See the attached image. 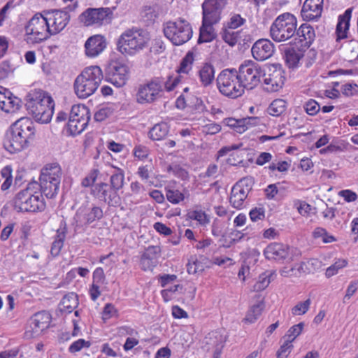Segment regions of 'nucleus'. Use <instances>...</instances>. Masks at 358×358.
Instances as JSON below:
<instances>
[{
    "mask_svg": "<svg viewBox=\"0 0 358 358\" xmlns=\"http://www.w3.org/2000/svg\"><path fill=\"white\" fill-rule=\"evenodd\" d=\"M348 143L345 142L344 141H339L336 144L331 143L327 146V151L329 153H337L340 152H343L348 149Z\"/></svg>",
    "mask_w": 358,
    "mask_h": 358,
    "instance_id": "57",
    "label": "nucleus"
},
{
    "mask_svg": "<svg viewBox=\"0 0 358 358\" xmlns=\"http://www.w3.org/2000/svg\"><path fill=\"white\" fill-rule=\"evenodd\" d=\"M113 113V110L109 107H103L97 110L94 116V120L96 122H102L106 118L111 116Z\"/></svg>",
    "mask_w": 358,
    "mask_h": 358,
    "instance_id": "55",
    "label": "nucleus"
},
{
    "mask_svg": "<svg viewBox=\"0 0 358 358\" xmlns=\"http://www.w3.org/2000/svg\"><path fill=\"white\" fill-rule=\"evenodd\" d=\"M45 208V203L42 199V195H34L31 194L21 212L42 211Z\"/></svg>",
    "mask_w": 358,
    "mask_h": 358,
    "instance_id": "30",
    "label": "nucleus"
},
{
    "mask_svg": "<svg viewBox=\"0 0 358 358\" xmlns=\"http://www.w3.org/2000/svg\"><path fill=\"white\" fill-rule=\"evenodd\" d=\"M252 38L250 34H246L242 30L238 37V44L243 50H246L250 47V43L252 42Z\"/></svg>",
    "mask_w": 358,
    "mask_h": 358,
    "instance_id": "61",
    "label": "nucleus"
},
{
    "mask_svg": "<svg viewBox=\"0 0 358 358\" xmlns=\"http://www.w3.org/2000/svg\"><path fill=\"white\" fill-rule=\"evenodd\" d=\"M40 182H34L29 185H38L41 188V194L48 199L54 198L58 193L61 181V169L57 165H50L41 170Z\"/></svg>",
    "mask_w": 358,
    "mask_h": 358,
    "instance_id": "4",
    "label": "nucleus"
},
{
    "mask_svg": "<svg viewBox=\"0 0 358 358\" xmlns=\"http://www.w3.org/2000/svg\"><path fill=\"white\" fill-rule=\"evenodd\" d=\"M249 215L252 222L263 220L265 218V210L263 207H255L250 211Z\"/></svg>",
    "mask_w": 358,
    "mask_h": 358,
    "instance_id": "59",
    "label": "nucleus"
},
{
    "mask_svg": "<svg viewBox=\"0 0 358 358\" xmlns=\"http://www.w3.org/2000/svg\"><path fill=\"white\" fill-rule=\"evenodd\" d=\"M352 9V8L346 9L344 13L338 17L336 29L337 41L348 38V31L350 27V21Z\"/></svg>",
    "mask_w": 358,
    "mask_h": 358,
    "instance_id": "27",
    "label": "nucleus"
},
{
    "mask_svg": "<svg viewBox=\"0 0 358 358\" xmlns=\"http://www.w3.org/2000/svg\"><path fill=\"white\" fill-rule=\"evenodd\" d=\"M240 34L241 31H229L225 29L222 35V38L225 43L233 47L238 43Z\"/></svg>",
    "mask_w": 358,
    "mask_h": 358,
    "instance_id": "46",
    "label": "nucleus"
},
{
    "mask_svg": "<svg viewBox=\"0 0 358 358\" xmlns=\"http://www.w3.org/2000/svg\"><path fill=\"white\" fill-rule=\"evenodd\" d=\"M284 57L289 67L297 66L303 55L296 50L294 48H287L284 51Z\"/></svg>",
    "mask_w": 358,
    "mask_h": 358,
    "instance_id": "39",
    "label": "nucleus"
},
{
    "mask_svg": "<svg viewBox=\"0 0 358 358\" xmlns=\"http://www.w3.org/2000/svg\"><path fill=\"white\" fill-rule=\"evenodd\" d=\"M164 34L174 45H180L192 38L193 31L187 20L179 18L176 22H166L164 27Z\"/></svg>",
    "mask_w": 358,
    "mask_h": 358,
    "instance_id": "6",
    "label": "nucleus"
},
{
    "mask_svg": "<svg viewBox=\"0 0 358 358\" xmlns=\"http://www.w3.org/2000/svg\"><path fill=\"white\" fill-rule=\"evenodd\" d=\"M149 40V34L146 30L132 28L120 36L117 42V49L122 54L131 55L143 50Z\"/></svg>",
    "mask_w": 358,
    "mask_h": 358,
    "instance_id": "2",
    "label": "nucleus"
},
{
    "mask_svg": "<svg viewBox=\"0 0 358 358\" xmlns=\"http://www.w3.org/2000/svg\"><path fill=\"white\" fill-rule=\"evenodd\" d=\"M248 196V194L245 191L241 190L239 188L236 190L234 185L231 191L229 201L234 208L240 209L243 207V202Z\"/></svg>",
    "mask_w": 358,
    "mask_h": 358,
    "instance_id": "36",
    "label": "nucleus"
},
{
    "mask_svg": "<svg viewBox=\"0 0 358 358\" xmlns=\"http://www.w3.org/2000/svg\"><path fill=\"white\" fill-rule=\"evenodd\" d=\"M30 185L18 192L15 199H14V208L18 211L21 212L22 210V208L25 206V203H27V201L29 199V197L31 195V192H29Z\"/></svg>",
    "mask_w": 358,
    "mask_h": 358,
    "instance_id": "41",
    "label": "nucleus"
},
{
    "mask_svg": "<svg viewBox=\"0 0 358 358\" xmlns=\"http://www.w3.org/2000/svg\"><path fill=\"white\" fill-rule=\"evenodd\" d=\"M103 76L107 82L120 88L125 85L129 79V68L124 60H112L106 66Z\"/></svg>",
    "mask_w": 358,
    "mask_h": 358,
    "instance_id": "7",
    "label": "nucleus"
},
{
    "mask_svg": "<svg viewBox=\"0 0 358 358\" xmlns=\"http://www.w3.org/2000/svg\"><path fill=\"white\" fill-rule=\"evenodd\" d=\"M90 116L83 119H69L67 123V128L71 135L80 134L88 124Z\"/></svg>",
    "mask_w": 358,
    "mask_h": 358,
    "instance_id": "33",
    "label": "nucleus"
},
{
    "mask_svg": "<svg viewBox=\"0 0 358 358\" xmlns=\"http://www.w3.org/2000/svg\"><path fill=\"white\" fill-rule=\"evenodd\" d=\"M259 118L257 117H247L241 119V127L239 128V134H243L249 128L259 124Z\"/></svg>",
    "mask_w": 358,
    "mask_h": 358,
    "instance_id": "48",
    "label": "nucleus"
},
{
    "mask_svg": "<svg viewBox=\"0 0 358 358\" xmlns=\"http://www.w3.org/2000/svg\"><path fill=\"white\" fill-rule=\"evenodd\" d=\"M5 101L1 105V109L6 113H15L22 106V100L17 96L4 98Z\"/></svg>",
    "mask_w": 358,
    "mask_h": 358,
    "instance_id": "38",
    "label": "nucleus"
},
{
    "mask_svg": "<svg viewBox=\"0 0 358 358\" xmlns=\"http://www.w3.org/2000/svg\"><path fill=\"white\" fill-rule=\"evenodd\" d=\"M274 51L273 43L266 38L257 40L251 49L253 57L257 61H264L270 58L273 55Z\"/></svg>",
    "mask_w": 358,
    "mask_h": 358,
    "instance_id": "18",
    "label": "nucleus"
},
{
    "mask_svg": "<svg viewBox=\"0 0 358 358\" xmlns=\"http://www.w3.org/2000/svg\"><path fill=\"white\" fill-rule=\"evenodd\" d=\"M213 335L214 336V338L215 339V341L210 343V344L214 345L215 347V350L214 352V358H218L221 353V350L224 347L225 338L217 332L214 333Z\"/></svg>",
    "mask_w": 358,
    "mask_h": 358,
    "instance_id": "50",
    "label": "nucleus"
},
{
    "mask_svg": "<svg viewBox=\"0 0 358 358\" xmlns=\"http://www.w3.org/2000/svg\"><path fill=\"white\" fill-rule=\"evenodd\" d=\"M295 35L298 37L299 41L302 43V46L308 48L315 38V33L313 27L303 23L297 29Z\"/></svg>",
    "mask_w": 358,
    "mask_h": 358,
    "instance_id": "28",
    "label": "nucleus"
},
{
    "mask_svg": "<svg viewBox=\"0 0 358 358\" xmlns=\"http://www.w3.org/2000/svg\"><path fill=\"white\" fill-rule=\"evenodd\" d=\"M50 15L49 20H53L50 25L52 35H55L62 31L69 22L71 16L68 11L63 10H54V11L48 12Z\"/></svg>",
    "mask_w": 358,
    "mask_h": 358,
    "instance_id": "23",
    "label": "nucleus"
},
{
    "mask_svg": "<svg viewBox=\"0 0 358 358\" xmlns=\"http://www.w3.org/2000/svg\"><path fill=\"white\" fill-rule=\"evenodd\" d=\"M3 146L6 150L11 154L21 152L28 148L23 139L20 138V136L17 135L16 131H13L10 129L5 134Z\"/></svg>",
    "mask_w": 358,
    "mask_h": 358,
    "instance_id": "21",
    "label": "nucleus"
},
{
    "mask_svg": "<svg viewBox=\"0 0 358 358\" xmlns=\"http://www.w3.org/2000/svg\"><path fill=\"white\" fill-rule=\"evenodd\" d=\"M262 75L266 78L264 83L267 85L268 92H277L282 87L285 80V71L282 65L278 63L272 64L267 66L266 70H262Z\"/></svg>",
    "mask_w": 358,
    "mask_h": 358,
    "instance_id": "13",
    "label": "nucleus"
},
{
    "mask_svg": "<svg viewBox=\"0 0 358 358\" xmlns=\"http://www.w3.org/2000/svg\"><path fill=\"white\" fill-rule=\"evenodd\" d=\"M304 327V322L291 327L284 337H287V340L292 341V343L301 334Z\"/></svg>",
    "mask_w": 358,
    "mask_h": 358,
    "instance_id": "49",
    "label": "nucleus"
},
{
    "mask_svg": "<svg viewBox=\"0 0 358 358\" xmlns=\"http://www.w3.org/2000/svg\"><path fill=\"white\" fill-rule=\"evenodd\" d=\"M272 276V273L269 275L266 274V273H262L259 276V280L255 285V289L257 290H263L266 289L268 286L271 282V278Z\"/></svg>",
    "mask_w": 358,
    "mask_h": 358,
    "instance_id": "52",
    "label": "nucleus"
},
{
    "mask_svg": "<svg viewBox=\"0 0 358 358\" xmlns=\"http://www.w3.org/2000/svg\"><path fill=\"white\" fill-rule=\"evenodd\" d=\"M287 108V102L284 99H277L273 100L267 108L269 115L279 117L284 113Z\"/></svg>",
    "mask_w": 358,
    "mask_h": 358,
    "instance_id": "37",
    "label": "nucleus"
},
{
    "mask_svg": "<svg viewBox=\"0 0 358 358\" xmlns=\"http://www.w3.org/2000/svg\"><path fill=\"white\" fill-rule=\"evenodd\" d=\"M297 20L289 13H285L278 15L270 27V35L275 42L285 41L295 36Z\"/></svg>",
    "mask_w": 358,
    "mask_h": 358,
    "instance_id": "3",
    "label": "nucleus"
},
{
    "mask_svg": "<svg viewBox=\"0 0 358 358\" xmlns=\"http://www.w3.org/2000/svg\"><path fill=\"white\" fill-rule=\"evenodd\" d=\"M106 46V42L103 36L94 35L90 36L85 44L87 56L94 57L99 55Z\"/></svg>",
    "mask_w": 358,
    "mask_h": 358,
    "instance_id": "26",
    "label": "nucleus"
},
{
    "mask_svg": "<svg viewBox=\"0 0 358 358\" xmlns=\"http://www.w3.org/2000/svg\"><path fill=\"white\" fill-rule=\"evenodd\" d=\"M348 264V262L344 259H338L334 264L328 267L325 272L327 278H330L336 274L339 269L345 267Z\"/></svg>",
    "mask_w": 358,
    "mask_h": 358,
    "instance_id": "47",
    "label": "nucleus"
},
{
    "mask_svg": "<svg viewBox=\"0 0 358 358\" xmlns=\"http://www.w3.org/2000/svg\"><path fill=\"white\" fill-rule=\"evenodd\" d=\"M262 69L255 62L251 60L245 61L237 71L238 80L243 87L252 90L260 82Z\"/></svg>",
    "mask_w": 358,
    "mask_h": 358,
    "instance_id": "9",
    "label": "nucleus"
},
{
    "mask_svg": "<svg viewBox=\"0 0 358 358\" xmlns=\"http://www.w3.org/2000/svg\"><path fill=\"white\" fill-rule=\"evenodd\" d=\"M306 112L310 115H316L320 110L318 103L314 99H310L304 104Z\"/></svg>",
    "mask_w": 358,
    "mask_h": 358,
    "instance_id": "56",
    "label": "nucleus"
},
{
    "mask_svg": "<svg viewBox=\"0 0 358 358\" xmlns=\"http://www.w3.org/2000/svg\"><path fill=\"white\" fill-rule=\"evenodd\" d=\"M187 217L189 220L198 221L202 225H205L210 222V219L208 215L202 210L189 211L187 213Z\"/></svg>",
    "mask_w": 358,
    "mask_h": 358,
    "instance_id": "45",
    "label": "nucleus"
},
{
    "mask_svg": "<svg viewBox=\"0 0 358 358\" xmlns=\"http://www.w3.org/2000/svg\"><path fill=\"white\" fill-rule=\"evenodd\" d=\"M51 321V315L46 311L35 313L30 319V327L34 336H37L46 329Z\"/></svg>",
    "mask_w": 358,
    "mask_h": 358,
    "instance_id": "24",
    "label": "nucleus"
},
{
    "mask_svg": "<svg viewBox=\"0 0 358 358\" xmlns=\"http://www.w3.org/2000/svg\"><path fill=\"white\" fill-rule=\"evenodd\" d=\"M194 62V53L192 51H189L186 55L182 59L180 66L176 71L178 73H187L191 69V66Z\"/></svg>",
    "mask_w": 358,
    "mask_h": 358,
    "instance_id": "42",
    "label": "nucleus"
},
{
    "mask_svg": "<svg viewBox=\"0 0 358 358\" xmlns=\"http://www.w3.org/2000/svg\"><path fill=\"white\" fill-rule=\"evenodd\" d=\"M124 183V171L121 169L117 168L115 169L110 176V184L109 185L111 188L118 193V191L120 190Z\"/></svg>",
    "mask_w": 358,
    "mask_h": 358,
    "instance_id": "35",
    "label": "nucleus"
},
{
    "mask_svg": "<svg viewBox=\"0 0 358 358\" xmlns=\"http://www.w3.org/2000/svg\"><path fill=\"white\" fill-rule=\"evenodd\" d=\"M47 18L41 13L35 14L25 27L27 34L34 35V41L40 43L52 36L50 27L47 26Z\"/></svg>",
    "mask_w": 358,
    "mask_h": 358,
    "instance_id": "11",
    "label": "nucleus"
},
{
    "mask_svg": "<svg viewBox=\"0 0 358 358\" xmlns=\"http://www.w3.org/2000/svg\"><path fill=\"white\" fill-rule=\"evenodd\" d=\"M163 84L159 78H155L138 88L136 99L138 103H151L161 96L163 92Z\"/></svg>",
    "mask_w": 358,
    "mask_h": 358,
    "instance_id": "12",
    "label": "nucleus"
},
{
    "mask_svg": "<svg viewBox=\"0 0 358 358\" xmlns=\"http://www.w3.org/2000/svg\"><path fill=\"white\" fill-rule=\"evenodd\" d=\"M55 108L53 99L51 103H41L38 106L34 107L32 109H27L34 120L40 123H48L52 117Z\"/></svg>",
    "mask_w": 358,
    "mask_h": 358,
    "instance_id": "22",
    "label": "nucleus"
},
{
    "mask_svg": "<svg viewBox=\"0 0 358 358\" xmlns=\"http://www.w3.org/2000/svg\"><path fill=\"white\" fill-rule=\"evenodd\" d=\"M199 78L203 87L210 85L215 78V68L210 63H205L199 71Z\"/></svg>",
    "mask_w": 358,
    "mask_h": 358,
    "instance_id": "32",
    "label": "nucleus"
},
{
    "mask_svg": "<svg viewBox=\"0 0 358 358\" xmlns=\"http://www.w3.org/2000/svg\"><path fill=\"white\" fill-rule=\"evenodd\" d=\"M167 200L174 204L178 203L184 199V194L179 190L167 189L166 190Z\"/></svg>",
    "mask_w": 358,
    "mask_h": 358,
    "instance_id": "53",
    "label": "nucleus"
},
{
    "mask_svg": "<svg viewBox=\"0 0 358 358\" xmlns=\"http://www.w3.org/2000/svg\"><path fill=\"white\" fill-rule=\"evenodd\" d=\"M324 0H306L302 8L301 16L304 20H317L320 17L323 10Z\"/></svg>",
    "mask_w": 358,
    "mask_h": 358,
    "instance_id": "19",
    "label": "nucleus"
},
{
    "mask_svg": "<svg viewBox=\"0 0 358 358\" xmlns=\"http://www.w3.org/2000/svg\"><path fill=\"white\" fill-rule=\"evenodd\" d=\"M213 25L202 20V24L199 29V36L197 41L198 44L211 42L216 38L217 35L213 27Z\"/></svg>",
    "mask_w": 358,
    "mask_h": 358,
    "instance_id": "31",
    "label": "nucleus"
},
{
    "mask_svg": "<svg viewBox=\"0 0 358 358\" xmlns=\"http://www.w3.org/2000/svg\"><path fill=\"white\" fill-rule=\"evenodd\" d=\"M91 343L89 341H86L84 339H78L73 342L69 348V350L71 353H75L80 351L83 348H89Z\"/></svg>",
    "mask_w": 358,
    "mask_h": 358,
    "instance_id": "58",
    "label": "nucleus"
},
{
    "mask_svg": "<svg viewBox=\"0 0 358 358\" xmlns=\"http://www.w3.org/2000/svg\"><path fill=\"white\" fill-rule=\"evenodd\" d=\"M161 248L158 245H150L145 248L141 258V267L146 271H152L158 263L160 256Z\"/></svg>",
    "mask_w": 358,
    "mask_h": 358,
    "instance_id": "20",
    "label": "nucleus"
},
{
    "mask_svg": "<svg viewBox=\"0 0 358 358\" xmlns=\"http://www.w3.org/2000/svg\"><path fill=\"white\" fill-rule=\"evenodd\" d=\"M103 74L98 66L86 67L74 81L76 94L80 99H86L93 94L99 86Z\"/></svg>",
    "mask_w": 358,
    "mask_h": 358,
    "instance_id": "1",
    "label": "nucleus"
},
{
    "mask_svg": "<svg viewBox=\"0 0 358 358\" xmlns=\"http://www.w3.org/2000/svg\"><path fill=\"white\" fill-rule=\"evenodd\" d=\"M102 217L103 210L100 207L80 208L76 213V227H87L95 220H99Z\"/></svg>",
    "mask_w": 358,
    "mask_h": 358,
    "instance_id": "17",
    "label": "nucleus"
},
{
    "mask_svg": "<svg viewBox=\"0 0 358 358\" xmlns=\"http://www.w3.org/2000/svg\"><path fill=\"white\" fill-rule=\"evenodd\" d=\"M113 9L115 8H88L79 15V20L87 27L108 24L113 18Z\"/></svg>",
    "mask_w": 358,
    "mask_h": 358,
    "instance_id": "10",
    "label": "nucleus"
},
{
    "mask_svg": "<svg viewBox=\"0 0 358 358\" xmlns=\"http://www.w3.org/2000/svg\"><path fill=\"white\" fill-rule=\"evenodd\" d=\"M256 303L253 304L247 312L244 320L248 323H254L261 315L262 310L265 307L264 299L260 295L256 296Z\"/></svg>",
    "mask_w": 358,
    "mask_h": 358,
    "instance_id": "29",
    "label": "nucleus"
},
{
    "mask_svg": "<svg viewBox=\"0 0 358 358\" xmlns=\"http://www.w3.org/2000/svg\"><path fill=\"white\" fill-rule=\"evenodd\" d=\"M91 194L99 201L108 203L110 206L117 207L121 202L118 193H116L109 184L105 182L94 185L91 189Z\"/></svg>",
    "mask_w": 358,
    "mask_h": 358,
    "instance_id": "14",
    "label": "nucleus"
},
{
    "mask_svg": "<svg viewBox=\"0 0 358 358\" xmlns=\"http://www.w3.org/2000/svg\"><path fill=\"white\" fill-rule=\"evenodd\" d=\"M52 99L51 96L42 90H31L26 96L25 106L27 109H32L41 103H51Z\"/></svg>",
    "mask_w": 358,
    "mask_h": 358,
    "instance_id": "25",
    "label": "nucleus"
},
{
    "mask_svg": "<svg viewBox=\"0 0 358 358\" xmlns=\"http://www.w3.org/2000/svg\"><path fill=\"white\" fill-rule=\"evenodd\" d=\"M266 259L280 263H288L297 259L301 253L299 250L282 243H271L264 250Z\"/></svg>",
    "mask_w": 358,
    "mask_h": 358,
    "instance_id": "8",
    "label": "nucleus"
},
{
    "mask_svg": "<svg viewBox=\"0 0 358 358\" xmlns=\"http://www.w3.org/2000/svg\"><path fill=\"white\" fill-rule=\"evenodd\" d=\"M78 305L77 294L70 293L65 295L60 302V310L66 313H71Z\"/></svg>",
    "mask_w": 358,
    "mask_h": 358,
    "instance_id": "34",
    "label": "nucleus"
},
{
    "mask_svg": "<svg viewBox=\"0 0 358 358\" xmlns=\"http://www.w3.org/2000/svg\"><path fill=\"white\" fill-rule=\"evenodd\" d=\"M93 282L95 284L102 285L105 283L106 277L102 268H96L93 272Z\"/></svg>",
    "mask_w": 358,
    "mask_h": 358,
    "instance_id": "62",
    "label": "nucleus"
},
{
    "mask_svg": "<svg viewBox=\"0 0 358 358\" xmlns=\"http://www.w3.org/2000/svg\"><path fill=\"white\" fill-rule=\"evenodd\" d=\"M169 132V127L165 123L156 124L149 131L150 138L153 141L163 139Z\"/></svg>",
    "mask_w": 358,
    "mask_h": 358,
    "instance_id": "40",
    "label": "nucleus"
},
{
    "mask_svg": "<svg viewBox=\"0 0 358 358\" xmlns=\"http://www.w3.org/2000/svg\"><path fill=\"white\" fill-rule=\"evenodd\" d=\"M255 184L254 178L252 176H247L239 180L234 185L235 189L244 190L247 194L252 190L253 185Z\"/></svg>",
    "mask_w": 358,
    "mask_h": 358,
    "instance_id": "44",
    "label": "nucleus"
},
{
    "mask_svg": "<svg viewBox=\"0 0 358 358\" xmlns=\"http://www.w3.org/2000/svg\"><path fill=\"white\" fill-rule=\"evenodd\" d=\"M66 232V223L65 221L62 220L60 222L59 228L57 230V235L55 240L64 243Z\"/></svg>",
    "mask_w": 358,
    "mask_h": 358,
    "instance_id": "64",
    "label": "nucleus"
},
{
    "mask_svg": "<svg viewBox=\"0 0 358 358\" xmlns=\"http://www.w3.org/2000/svg\"><path fill=\"white\" fill-rule=\"evenodd\" d=\"M90 116V112L84 105H73L71 108L69 119H83Z\"/></svg>",
    "mask_w": 358,
    "mask_h": 358,
    "instance_id": "43",
    "label": "nucleus"
},
{
    "mask_svg": "<svg viewBox=\"0 0 358 358\" xmlns=\"http://www.w3.org/2000/svg\"><path fill=\"white\" fill-rule=\"evenodd\" d=\"M227 0H204L202 3V20L210 24L219 22Z\"/></svg>",
    "mask_w": 358,
    "mask_h": 358,
    "instance_id": "15",
    "label": "nucleus"
},
{
    "mask_svg": "<svg viewBox=\"0 0 358 358\" xmlns=\"http://www.w3.org/2000/svg\"><path fill=\"white\" fill-rule=\"evenodd\" d=\"M141 15L147 20L152 21L155 20L157 17V13L154 7L150 6H145L143 8Z\"/></svg>",
    "mask_w": 358,
    "mask_h": 358,
    "instance_id": "60",
    "label": "nucleus"
},
{
    "mask_svg": "<svg viewBox=\"0 0 358 358\" xmlns=\"http://www.w3.org/2000/svg\"><path fill=\"white\" fill-rule=\"evenodd\" d=\"M9 129L13 131H16V134L20 136L27 147L35 136L34 124L30 118L27 117H21L15 121Z\"/></svg>",
    "mask_w": 358,
    "mask_h": 358,
    "instance_id": "16",
    "label": "nucleus"
},
{
    "mask_svg": "<svg viewBox=\"0 0 358 358\" xmlns=\"http://www.w3.org/2000/svg\"><path fill=\"white\" fill-rule=\"evenodd\" d=\"M245 22V19L241 17L239 14H236L231 17L230 21L228 23V27L229 29H234L243 25Z\"/></svg>",
    "mask_w": 358,
    "mask_h": 358,
    "instance_id": "63",
    "label": "nucleus"
},
{
    "mask_svg": "<svg viewBox=\"0 0 358 358\" xmlns=\"http://www.w3.org/2000/svg\"><path fill=\"white\" fill-rule=\"evenodd\" d=\"M220 92L231 99H236L244 93V88L238 80L236 69L222 70L216 79Z\"/></svg>",
    "mask_w": 358,
    "mask_h": 358,
    "instance_id": "5",
    "label": "nucleus"
},
{
    "mask_svg": "<svg viewBox=\"0 0 358 358\" xmlns=\"http://www.w3.org/2000/svg\"><path fill=\"white\" fill-rule=\"evenodd\" d=\"M293 348L294 346L292 344V341L286 340L277 351V358H287L292 352Z\"/></svg>",
    "mask_w": 358,
    "mask_h": 358,
    "instance_id": "51",
    "label": "nucleus"
},
{
    "mask_svg": "<svg viewBox=\"0 0 358 358\" xmlns=\"http://www.w3.org/2000/svg\"><path fill=\"white\" fill-rule=\"evenodd\" d=\"M310 304V299H308L303 302L298 303L295 306L292 308V314L296 315H301L305 314L308 310Z\"/></svg>",
    "mask_w": 358,
    "mask_h": 358,
    "instance_id": "54",
    "label": "nucleus"
}]
</instances>
